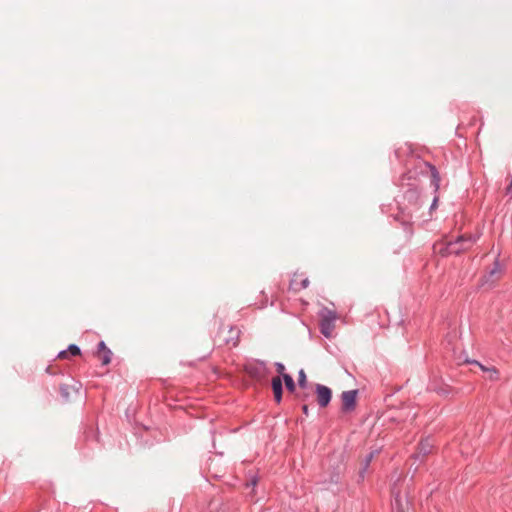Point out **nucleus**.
Masks as SVG:
<instances>
[{
  "label": "nucleus",
  "mask_w": 512,
  "mask_h": 512,
  "mask_svg": "<svg viewBox=\"0 0 512 512\" xmlns=\"http://www.w3.org/2000/svg\"><path fill=\"white\" fill-rule=\"evenodd\" d=\"M298 385L301 388H306L307 387V377H306L305 371L303 369H301L298 372Z\"/></svg>",
  "instance_id": "nucleus-14"
},
{
  "label": "nucleus",
  "mask_w": 512,
  "mask_h": 512,
  "mask_svg": "<svg viewBox=\"0 0 512 512\" xmlns=\"http://www.w3.org/2000/svg\"><path fill=\"white\" fill-rule=\"evenodd\" d=\"M275 368H276V371L280 374L281 379L284 378V375H289L288 373L285 372V366L283 363L276 362Z\"/></svg>",
  "instance_id": "nucleus-17"
},
{
  "label": "nucleus",
  "mask_w": 512,
  "mask_h": 512,
  "mask_svg": "<svg viewBox=\"0 0 512 512\" xmlns=\"http://www.w3.org/2000/svg\"><path fill=\"white\" fill-rule=\"evenodd\" d=\"M271 387L273 390L275 401L277 403H280L282 401V394H283V384H282V379L280 376H276V377L272 378Z\"/></svg>",
  "instance_id": "nucleus-6"
},
{
  "label": "nucleus",
  "mask_w": 512,
  "mask_h": 512,
  "mask_svg": "<svg viewBox=\"0 0 512 512\" xmlns=\"http://www.w3.org/2000/svg\"><path fill=\"white\" fill-rule=\"evenodd\" d=\"M432 447H433V444L428 438L422 440L419 443L417 452L414 454L415 460H420L423 457H425L427 454H429L432 450Z\"/></svg>",
  "instance_id": "nucleus-5"
},
{
  "label": "nucleus",
  "mask_w": 512,
  "mask_h": 512,
  "mask_svg": "<svg viewBox=\"0 0 512 512\" xmlns=\"http://www.w3.org/2000/svg\"><path fill=\"white\" fill-rule=\"evenodd\" d=\"M111 357H112V351L110 349H106V351L103 352L102 364L108 365L111 362Z\"/></svg>",
  "instance_id": "nucleus-16"
},
{
  "label": "nucleus",
  "mask_w": 512,
  "mask_h": 512,
  "mask_svg": "<svg viewBox=\"0 0 512 512\" xmlns=\"http://www.w3.org/2000/svg\"><path fill=\"white\" fill-rule=\"evenodd\" d=\"M489 379L492 381H495L498 379L499 373L498 370L495 367H490L489 369Z\"/></svg>",
  "instance_id": "nucleus-19"
},
{
  "label": "nucleus",
  "mask_w": 512,
  "mask_h": 512,
  "mask_svg": "<svg viewBox=\"0 0 512 512\" xmlns=\"http://www.w3.org/2000/svg\"><path fill=\"white\" fill-rule=\"evenodd\" d=\"M231 336L225 339L226 344L236 346L238 344V338L240 334V330L238 328L231 327L229 330Z\"/></svg>",
  "instance_id": "nucleus-9"
},
{
  "label": "nucleus",
  "mask_w": 512,
  "mask_h": 512,
  "mask_svg": "<svg viewBox=\"0 0 512 512\" xmlns=\"http://www.w3.org/2000/svg\"><path fill=\"white\" fill-rule=\"evenodd\" d=\"M369 466H370V462H367V460L364 459L362 462L361 469L359 470V473H358L359 481L364 480L365 474L368 471Z\"/></svg>",
  "instance_id": "nucleus-12"
},
{
  "label": "nucleus",
  "mask_w": 512,
  "mask_h": 512,
  "mask_svg": "<svg viewBox=\"0 0 512 512\" xmlns=\"http://www.w3.org/2000/svg\"><path fill=\"white\" fill-rule=\"evenodd\" d=\"M377 453H378V450H375V451H371V452L369 453V455H370L372 458H374V456H375Z\"/></svg>",
  "instance_id": "nucleus-27"
},
{
  "label": "nucleus",
  "mask_w": 512,
  "mask_h": 512,
  "mask_svg": "<svg viewBox=\"0 0 512 512\" xmlns=\"http://www.w3.org/2000/svg\"><path fill=\"white\" fill-rule=\"evenodd\" d=\"M61 391L63 392V394L66 396L67 395V392L65 391V388L64 387H61Z\"/></svg>",
  "instance_id": "nucleus-30"
},
{
  "label": "nucleus",
  "mask_w": 512,
  "mask_h": 512,
  "mask_svg": "<svg viewBox=\"0 0 512 512\" xmlns=\"http://www.w3.org/2000/svg\"><path fill=\"white\" fill-rule=\"evenodd\" d=\"M464 362L467 363V364L478 365L483 372H487V373L489 372L490 367H486V366L482 365L477 360L465 359Z\"/></svg>",
  "instance_id": "nucleus-18"
},
{
  "label": "nucleus",
  "mask_w": 512,
  "mask_h": 512,
  "mask_svg": "<svg viewBox=\"0 0 512 512\" xmlns=\"http://www.w3.org/2000/svg\"><path fill=\"white\" fill-rule=\"evenodd\" d=\"M357 394H358L357 390H347V391L342 392V394H341L342 410L344 412H350L355 409Z\"/></svg>",
  "instance_id": "nucleus-4"
},
{
  "label": "nucleus",
  "mask_w": 512,
  "mask_h": 512,
  "mask_svg": "<svg viewBox=\"0 0 512 512\" xmlns=\"http://www.w3.org/2000/svg\"><path fill=\"white\" fill-rule=\"evenodd\" d=\"M302 411H303V413H304L306 416H308V414H309V408H308V406H307L306 404H304V405L302 406Z\"/></svg>",
  "instance_id": "nucleus-26"
},
{
  "label": "nucleus",
  "mask_w": 512,
  "mask_h": 512,
  "mask_svg": "<svg viewBox=\"0 0 512 512\" xmlns=\"http://www.w3.org/2000/svg\"><path fill=\"white\" fill-rule=\"evenodd\" d=\"M407 193H408L409 195H411V197H417V196H418V191H417V189H409V190L407 191Z\"/></svg>",
  "instance_id": "nucleus-22"
},
{
  "label": "nucleus",
  "mask_w": 512,
  "mask_h": 512,
  "mask_svg": "<svg viewBox=\"0 0 512 512\" xmlns=\"http://www.w3.org/2000/svg\"><path fill=\"white\" fill-rule=\"evenodd\" d=\"M67 351L72 356H77L81 353L79 346H77L76 344H70L67 348Z\"/></svg>",
  "instance_id": "nucleus-15"
},
{
  "label": "nucleus",
  "mask_w": 512,
  "mask_h": 512,
  "mask_svg": "<svg viewBox=\"0 0 512 512\" xmlns=\"http://www.w3.org/2000/svg\"><path fill=\"white\" fill-rule=\"evenodd\" d=\"M369 466H370V462H367V460L364 459L362 462L361 469L359 470V473H358L359 481L364 480L365 474L368 471Z\"/></svg>",
  "instance_id": "nucleus-13"
},
{
  "label": "nucleus",
  "mask_w": 512,
  "mask_h": 512,
  "mask_svg": "<svg viewBox=\"0 0 512 512\" xmlns=\"http://www.w3.org/2000/svg\"><path fill=\"white\" fill-rule=\"evenodd\" d=\"M394 506L396 507L398 512H404L402 505H401V500H400L399 494H397L395 496Z\"/></svg>",
  "instance_id": "nucleus-20"
},
{
  "label": "nucleus",
  "mask_w": 512,
  "mask_h": 512,
  "mask_svg": "<svg viewBox=\"0 0 512 512\" xmlns=\"http://www.w3.org/2000/svg\"><path fill=\"white\" fill-rule=\"evenodd\" d=\"M320 331L326 337L330 338L335 328L336 313L327 308H324L320 313Z\"/></svg>",
  "instance_id": "nucleus-2"
},
{
  "label": "nucleus",
  "mask_w": 512,
  "mask_h": 512,
  "mask_svg": "<svg viewBox=\"0 0 512 512\" xmlns=\"http://www.w3.org/2000/svg\"><path fill=\"white\" fill-rule=\"evenodd\" d=\"M437 202H438V197H437V196H435V197H434V199H433V202H432V204H431V206H430V209H431V210H433V209H435V208H436V206H437Z\"/></svg>",
  "instance_id": "nucleus-24"
},
{
  "label": "nucleus",
  "mask_w": 512,
  "mask_h": 512,
  "mask_svg": "<svg viewBox=\"0 0 512 512\" xmlns=\"http://www.w3.org/2000/svg\"><path fill=\"white\" fill-rule=\"evenodd\" d=\"M372 457L368 454L366 457H365V460H367V462H370L372 461Z\"/></svg>",
  "instance_id": "nucleus-29"
},
{
  "label": "nucleus",
  "mask_w": 512,
  "mask_h": 512,
  "mask_svg": "<svg viewBox=\"0 0 512 512\" xmlns=\"http://www.w3.org/2000/svg\"><path fill=\"white\" fill-rule=\"evenodd\" d=\"M478 239L474 235H460L455 240L441 242L434 245L437 252L443 256L458 255L463 251L468 250Z\"/></svg>",
  "instance_id": "nucleus-1"
},
{
  "label": "nucleus",
  "mask_w": 512,
  "mask_h": 512,
  "mask_svg": "<svg viewBox=\"0 0 512 512\" xmlns=\"http://www.w3.org/2000/svg\"><path fill=\"white\" fill-rule=\"evenodd\" d=\"M502 271L499 260L496 259L493 268L489 271L488 275L486 277V282H488L492 277L495 275L500 274Z\"/></svg>",
  "instance_id": "nucleus-11"
},
{
  "label": "nucleus",
  "mask_w": 512,
  "mask_h": 512,
  "mask_svg": "<svg viewBox=\"0 0 512 512\" xmlns=\"http://www.w3.org/2000/svg\"><path fill=\"white\" fill-rule=\"evenodd\" d=\"M298 398H300V399H302V400H305V399H306V396H305V395H303V396L298 395Z\"/></svg>",
  "instance_id": "nucleus-31"
},
{
  "label": "nucleus",
  "mask_w": 512,
  "mask_h": 512,
  "mask_svg": "<svg viewBox=\"0 0 512 512\" xmlns=\"http://www.w3.org/2000/svg\"><path fill=\"white\" fill-rule=\"evenodd\" d=\"M106 349H108V348H107V346H106L105 342H104V341H100V342L98 343V351H99V352H105V351H106Z\"/></svg>",
  "instance_id": "nucleus-21"
},
{
  "label": "nucleus",
  "mask_w": 512,
  "mask_h": 512,
  "mask_svg": "<svg viewBox=\"0 0 512 512\" xmlns=\"http://www.w3.org/2000/svg\"><path fill=\"white\" fill-rule=\"evenodd\" d=\"M282 381H284L286 389L289 392H291V393L295 392L296 384H295V381H294V379H293V377L291 375H284V378L282 379Z\"/></svg>",
  "instance_id": "nucleus-10"
},
{
  "label": "nucleus",
  "mask_w": 512,
  "mask_h": 512,
  "mask_svg": "<svg viewBox=\"0 0 512 512\" xmlns=\"http://www.w3.org/2000/svg\"><path fill=\"white\" fill-rule=\"evenodd\" d=\"M377 453H378V450H375V451H371V452L369 453V455H370L372 458H374V456H375Z\"/></svg>",
  "instance_id": "nucleus-28"
},
{
  "label": "nucleus",
  "mask_w": 512,
  "mask_h": 512,
  "mask_svg": "<svg viewBox=\"0 0 512 512\" xmlns=\"http://www.w3.org/2000/svg\"><path fill=\"white\" fill-rule=\"evenodd\" d=\"M309 285V280L308 278H304L300 281V283H296V275H294V277L291 279L290 281V289L298 292L302 289H305L307 288Z\"/></svg>",
  "instance_id": "nucleus-7"
},
{
  "label": "nucleus",
  "mask_w": 512,
  "mask_h": 512,
  "mask_svg": "<svg viewBox=\"0 0 512 512\" xmlns=\"http://www.w3.org/2000/svg\"><path fill=\"white\" fill-rule=\"evenodd\" d=\"M465 359H469L466 355H460L458 357V363L461 364V363H465L464 360Z\"/></svg>",
  "instance_id": "nucleus-25"
},
{
  "label": "nucleus",
  "mask_w": 512,
  "mask_h": 512,
  "mask_svg": "<svg viewBox=\"0 0 512 512\" xmlns=\"http://www.w3.org/2000/svg\"><path fill=\"white\" fill-rule=\"evenodd\" d=\"M68 355V351L67 350H62L58 353V358H66Z\"/></svg>",
  "instance_id": "nucleus-23"
},
{
  "label": "nucleus",
  "mask_w": 512,
  "mask_h": 512,
  "mask_svg": "<svg viewBox=\"0 0 512 512\" xmlns=\"http://www.w3.org/2000/svg\"><path fill=\"white\" fill-rule=\"evenodd\" d=\"M315 392L317 395V402L319 406L322 408L326 407L330 403L332 398L331 389L325 385L316 384Z\"/></svg>",
  "instance_id": "nucleus-3"
},
{
  "label": "nucleus",
  "mask_w": 512,
  "mask_h": 512,
  "mask_svg": "<svg viewBox=\"0 0 512 512\" xmlns=\"http://www.w3.org/2000/svg\"><path fill=\"white\" fill-rule=\"evenodd\" d=\"M431 171V184L434 187V190L437 191L440 186V176L435 166L428 164Z\"/></svg>",
  "instance_id": "nucleus-8"
}]
</instances>
